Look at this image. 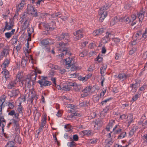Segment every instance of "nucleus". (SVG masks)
Here are the masks:
<instances>
[{
    "instance_id": "nucleus-1",
    "label": "nucleus",
    "mask_w": 147,
    "mask_h": 147,
    "mask_svg": "<svg viewBox=\"0 0 147 147\" xmlns=\"http://www.w3.org/2000/svg\"><path fill=\"white\" fill-rule=\"evenodd\" d=\"M56 38L58 41L63 40L65 41V43L63 42L59 43V45L61 48L58 49V51H62V53L57 55V57H60L62 58L64 57V55H68L70 56L71 53L68 49L65 47L63 48V47L65 46L67 43L69 41V36L68 33L63 32L60 36H56Z\"/></svg>"
},
{
    "instance_id": "nucleus-2",
    "label": "nucleus",
    "mask_w": 147,
    "mask_h": 147,
    "mask_svg": "<svg viewBox=\"0 0 147 147\" xmlns=\"http://www.w3.org/2000/svg\"><path fill=\"white\" fill-rule=\"evenodd\" d=\"M110 7L109 5L106 4L101 7L100 10L98 12V13L100 17L99 21L102 22L105 18L107 16V13L106 10Z\"/></svg>"
},
{
    "instance_id": "nucleus-3",
    "label": "nucleus",
    "mask_w": 147,
    "mask_h": 147,
    "mask_svg": "<svg viewBox=\"0 0 147 147\" xmlns=\"http://www.w3.org/2000/svg\"><path fill=\"white\" fill-rule=\"evenodd\" d=\"M27 12L29 15H33L35 17L38 16L36 9L31 4H28L27 7Z\"/></svg>"
},
{
    "instance_id": "nucleus-4",
    "label": "nucleus",
    "mask_w": 147,
    "mask_h": 147,
    "mask_svg": "<svg viewBox=\"0 0 147 147\" xmlns=\"http://www.w3.org/2000/svg\"><path fill=\"white\" fill-rule=\"evenodd\" d=\"M29 94H31V98H29L28 101L30 102L31 104H33V100L36 101L38 99V96L36 95V92L33 88L29 90Z\"/></svg>"
},
{
    "instance_id": "nucleus-5",
    "label": "nucleus",
    "mask_w": 147,
    "mask_h": 147,
    "mask_svg": "<svg viewBox=\"0 0 147 147\" xmlns=\"http://www.w3.org/2000/svg\"><path fill=\"white\" fill-rule=\"evenodd\" d=\"M9 21L8 22L7 21L5 22V26L4 28H3L2 29H3V31L4 32L5 30H10L13 28L14 26V21L13 20L10 18Z\"/></svg>"
},
{
    "instance_id": "nucleus-6",
    "label": "nucleus",
    "mask_w": 147,
    "mask_h": 147,
    "mask_svg": "<svg viewBox=\"0 0 147 147\" xmlns=\"http://www.w3.org/2000/svg\"><path fill=\"white\" fill-rule=\"evenodd\" d=\"M37 76L36 72L34 71H32L30 74L27 76L31 80L32 86H33L35 83Z\"/></svg>"
},
{
    "instance_id": "nucleus-7",
    "label": "nucleus",
    "mask_w": 147,
    "mask_h": 147,
    "mask_svg": "<svg viewBox=\"0 0 147 147\" xmlns=\"http://www.w3.org/2000/svg\"><path fill=\"white\" fill-rule=\"evenodd\" d=\"M135 81L136 82L135 84H130L129 86V87L132 88L131 92L133 93H135L137 90V88L140 86V81L137 82L136 80Z\"/></svg>"
},
{
    "instance_id": "nucleus-8",
    "label": "nucleus",
    "mask_w": 147,
    "mask_h": 147,
    "mask_svg": "<svg viewBox=\"0 0 147 147\" xmlns=\"http://www.w3.org/2000/svg\"><path fill=\"white\" fill-rule=\"evenodd\" d=\"M46 124V114H45L42 115V117L41 120V124L40 125V127L39 128V131L38 132V133L40 131H42L44 128L45 127V126Z\"/></svg>"
},
{
    "instance_id": "nucleus-9",
    "label": "nucleus",
    "mask_w": 147,
    "mask_h": 147,
    "mask_svg": "<svg viewBox=\"0 0 147 147\" xmlns=\"http://www.w3.org/2000/svg\"><path fill=\"white\" fill-rule=\"evenodd\" d=\"M83 31V30L81 29L76 31V32L74 33H73V34L74 36L78 35V36L75 37V39L76 40H78L83 37V34H82V32Z\"/></svg>"
},
{
    "instance_id": "nucleus-10",
    "label": "nucleus",
    "mask_w": 147,
    "mask_h": 147,
    "mask_svg": "<svg viewBox=\"0 0 147 147\" xmlns=\"http://www.w3.org/2000/svg\"><path fill=\"white\" fill-rule=\"evenodd\" d=\"M40 80L38 81V83L40 85L41 88L46 86V77L42 76Z\"/></svg>"
},
{
    "instance_id": "nucleus-11",
    "label": "nucleus",
    "mask_w": 147,
    "mask_h": 147,
    "mask_svg": "<svg viewBox=\"0 0 147 147\" xmlns=\"http://www.w3.org/2000/svg\"><path fill=\"white\" fill-rule=\"evenodd\" d=\"M22 77V73L20 72L16 76V79H15L19 82V84L21 87L23 86V81L21 80Z\"/></svg>"
},
{
    "instance_id": "nucleus-12",
    "label": "nucleus",
    "mask_w": 147,
    "mask_h": 147,
    "mask_svg": "<svg viewBox=\"0 0 147 147\" xmlns=\"http://www.w3.org/2000/svg\"><path fill=\"white\" fill-rule=\"evenodd\" d=\"M25 4L26 2L25 0H22L21 2L16 6V11L18 12L23 9Z\"/></svg>"
},
{
    "instance_id": "nucleus-13",
    "label": "nucleus",
    "mask_w": 147,
    "mask_h": 147,
    "mask_svg": "<svg viewBox=\"0 0 147 147\" xmlns=\"http://www.w3.org/2000/svg\"><path fill=\"white\" fill-rule=\"evenodd\" d=\"M13 121L12 123H13L14 125L16 126V127L15 129L16 132L17 134L20 133V130L19 129V121L18 120H15L14 119H12Z\"/></svg>"
},
{
    "instance_id": "nucleus-14",
    "label": "nucleus",
    "mask_w": 147,
    "mask_h": 147,
    "mask_svg": "<svg viewBox=\"0 0 147 147\" xmlns=\"http://www.w3.org/2000/svg\"><path fill=\"white\" fill-rule=\"evenodd\" d=\"M18 82L16 80H15L13 81H11L7 85V88L8 89H11L13 88L16 85Z\"/></svg>"
},
{
    "instance_id": "nucleus-15",
    "label": "nucleus",
    "mask_w": 147,
    "mask_h": 147,
    "mask_svg": "<svg viewBox=\"0 0 147 147\" xmlns=\"http://www.w3.org/2000/svg\"><path fill=\"white\" fill-rule=\"evenodd\" d=\"M23 82H24L25 85L27 86L28 88H30L32 85V83L31 84V80L27 76L24 80Z\"/></svg>"
},
{
    "instance_id": "nucleus-16",
    "label": "nucleus",
    "mask_w": 147,
    "mask_h": 147,
    "mask_svg": "<svg viewBox=\"0 0 147 147\" xmlns=\"http://www.w3.org/2000/svg\"><path fill=\"white\" fill-rule=\"evenodd\" d=\"M93 123H95L94 127L95 129H97L100 127L102 125L103 123L102 121L101 120H96L95 121L93 122Z\"/></svg>"
},
{
    "instance_id": "nucleus-17",
    "label": "nucleus",
    "mask_w": 147,
    "mask_h": 147,
    "mask_svg": "<svg viewBox=\"0 0 147 147\" xmlns=\"http://www.w3.org/2000/svg\"><path fill=\"white\" fill-rule=\"evenodd\" d=\"M55 23L51 21L49 24V25L48 24L47 26V30H53L55 28Z\"/></svg>"
},
{
    "instance_id": "nucleus-18",
    "label": "nucleus",
    "mask_w": 147,
    "mask_h": 147,
    "mask_svg": "<svg viewBox=\"0 0 147 147\" xmlns=\"http://www.w3.org/2000/svg\"><path fill=\"white\" fill-rule=\"evenodd\" d=\"M22 47V45L21 43L19 44L16 47H15L13 49V53L14 54H18L19 51Z\"/></svg>"
},
{
    "instance_id": "nucleus-19",
    "label": "nucleus",
    "mask_w": 147,
    "mask_h": 147,
    "mask_svg": "<svg viewBox=\"0 0 147 147\" xmlns=\"http://www.w3.org/2000/svg\"><path fill=\"white\" fill-rule=\"evenodd\" d=\"M113 131L114 132V134H120L122 131V129L121 128L118 127L117 125H116L113 128Z\"/></svg>"
},
{
    "instance_id": "nucleus-20",
    "label": "nucleus",
    "mask_w": 147,
    "mask_h": 147,
    "mask_svg": "<svg viewBox=\"0 0 147 147\" xmlns=\"http://www.w3.org/2000/svg\"><path fill=\"white\" fill-rule=\"evenodd\" d=\"M17 110L18 112V113L21 114L22 116H23V112L24 111L23 108L21 105V103H20V105L18 106V107L17 109Z\"/></svg>"
},
{
    "instance_id": "nucleus-21",
    "label": "nucleus",
    "mask_w": 147,
    "mask_h": 147,
    "mask_svg": "<svg viewBox=\"0 0 147 147\" xmlns=\"http://www.w3.org/2000/svg\"><path fill=\"white\" fill-rule=\"evenodd\" d=\"M29 14L27 12H24L22 16V18L23 20H29L30 18L29 17Z\"/></svg>"
},
{
    "instance_id": "nucleus-22",
    "label": "nucleus",
    "mask_w": 147,
    "mask_h": 147,
    "mask_svg": "<svg viewBox=\"0 0 147 147\" xmlns=\"http://www.w3.org/2000/svg\"><path fill=\"white\" fill-rule=\"evenodd\" d=\"M126 132L122 130L120 133L119 135L118 136L117 139L120 140L124 138L126 136Z\"/></svg>"
},
{
    "instance_id": "nucleus-23",
    "label": "nucleus",
    "mask_w": 147,
    "mask_h": 147,
    "mask_svg": "<svg viewBox=\"0 0 147 147\" xmlns=\"http://www.w3.org/2000/svg\"><path fill=\"white\" fill-rule=\"evenodd\" d=\"M1 73L4 75L5 77L7 80L9 77V71L6 69H5L1 72Z\"/></svg>"
},
{
    "instance_id": "nucleus-24",
    "label": "nucleus",
    "mask_w": 147,
    "mask_h": 147,
    "mask_svg": "<svg viewBox=\"0 0 147 147\" xmlns=\"http://www.w3.org/2000/svg\"><path fill=\"white\" fill-rule=\"evenodd\" d=\"M144 11H141L138 14V18L140 21L142 22L144 18Z\"/></svg>"
},
{
    "instance_id": "nucleus-25",
    "label": "nucleus",
    "mask_w": 147,
    "mask_h": 147,
    "mask_svg": "<svg viewBox=\"0 0 147 147\" xmlns=\"http://www.w3.org/2000/svg\"><path fill=\"white\" fill-rule=\"evenodd\" d=\"M127 120L129 121L128 122V126H129L130 124L132 122L133 120V115H132L130 114L127 117Z\"/></svg>"
},
{
    "instance_id": "nucleus-26",
    "label": "nucleus",
    "mask_w": 147,
    "mask_h": 147,
    "mask_svg": "<svg viewBox=\"0 0 147 147\" xmlns=\"http://www.w3.org/2000/svg\"><path fill=\"white\" fill-rule=\"evenodd\" d=\"M14 142L12 141H10L7 142L5 147H14L15 145Z\"/></svg>"
},
{
    "instance_id": "nucleus-27",
    "label": "nucleus",
    "mask_w": 147,
    "mask_h": 147,
    "mask_svg": "<svg viewBox=\"0 0 147 147\" xmlns=\"http://www.w3.org/2000/svg\"><path fill=\"white\" fill-rule=\"evenodd\" d=\"M71 58L68 57L67 59H65V65H67L68 67H70L71 65Z\"/></svg>"
},
{
    "instance_id": "nucleus-28",
    "label": "nucleus",
    "mask_w": 147,
    "mask_h": 147,
    "mask_svg": "<svg viewBox=\"0 0 147 147\" xmlns=\"http://www.w3.org/2000/svg\"><path fill=\"white\" fill-rule=\"evenodd\" d=\"M14 140L16 142L19 144H20L21 142V138L20 137L19 135H16Z\"/></svg>"
},
{
    "instance_id": "nucleus-29",
    "label": "nucleus",
    "mask_w": 147,
    "mask_h": 147,
    "mask_svg": "<svg viewBox=\"0 0 147 147\" xmlns=\"http://www.w3.org/2000/svg\"><path fill=\"white\" fill-rule=\"evenodd\" d=\"M118 77L120 80L123 81L126 79L125 74L124 73L120 74L118 75Z\"/></svg>"
},
{
    "instance_id": "nucleus-30",
    "label": "nucleus",
    "mask_w": 147,
    "mask_h": 147,
    "mask_svg": "<svg viewBox=\"0 0 147 147\" xmlns=\"http://www.w3.org/2000/svg\"><path fill=\"white\" fill-rule=\"evenodd\" d=\"M112 44L113 45H117L120 42V39L117 38H114L112 39Z\"/></svg>"
},
{
    "instance_id": "nucleus-31",
    "label": "nucleus",
    "mask_w": 147,
    "mask_h": 147,
    "mask_svg": "<svg viewBox=\"0 0 147 147\" xmlns=\"http://www.w3.org/2000/svg\"><path fill=\"white\" fill-rule=\"evenodd\" d=\"M91 89V86L86 87L82 90V92L84 93H88L87 92H90Z\"/></svg>"
},
{
    "instance_id": "nucleus-32",
    "label": "nucleus",
    "mask_w": 147,
    "mask_h": 147,
    "mask_svg": "<svg viewBox=\"0 0 147 147\" xmlns=\"http://www.w3.org/2000/svg\"><path fill=\"white\" fill-rule=\"evenodd\" d=\"M40 45L44 48L46 47V38L44 39H41L40 40Z\"/></svg>"
},
{
    "instance_id": "nucleus-33",
    "label": "nucleus",
    "mask_w": 147,
    "mask_h": 147,
    "mask_svg": "<svg viewBox=\"0 0 147 147\" xmlns=\"http://www.w3.org/2000/svg\"><path fill=\"white\" fill-rule=\"evenodd\" d=\"M12 93L13 96H16L20 93L19 90L16 89L12 90Z\"/></svg>"
},
{
    "instance_id": "nucleus-34",
    "label": "nucleus",
    "mask_w": 147,
    "mask_h": 147,
    "mask_svg": "<svg viewBox=\"0 0 147 147\" xmlns=\"http://www.w3.org/2000/svg\"><path fill=\"white\" fill-rule=\"evenodd\" d=\"M100 99V96L98 94H96L93 96V100L94 102H98Z\"/></svg>"
},
{
    "instance_id": "nucleus-35",
    "label": "nucleus",
    "mask_w": 147,
    "mask_h": 147,
    "mask_svg": "<svg viewBox=\"0 0 147 147\" xmlns=\"http://www.w3.org/2000/svg\"><path fill=\"white\" fill-rule=\"evenodd\" d=\"M6 97L3 95L0 98V105H3L5 100Z\"/></svg>"
},
{
    "instance_id": "nucleus-36",
    "label": "nucleus",
    "mask_w": 147,
    "mask_h": 147,
    "mask_svg": "<svg viewBox=\"0 0 147 147\" xmlns=\"http://www.w3.org/2000/svg\"><path fill=\"white\" fill-rule=\"evenodd\" d=\"M67 145L69 147H74L76 146V144L74 141H72L71 142H68Z\"/></svg>"
},
{
    "instance_id": "nucleus-37",
    "label": "nucleus",
    "mask_w": 147,
    "mask_h": 147,
    "mask_svg": "<svg viewBox=\"0 0 147 147\" xmlns=\"http://www.w3.org/2000/svg\"><path fill=\"white\" fill-rule=\"evenodd\" d=\"M82 132L84 135H86L87 136H90L91 135V132L90 130H84L82 131Z\"/></svg>"
},
{
    "instance_id": "nucleus-38",
    "label": "nucleus",
    "mask_w": 147,
    "mask_h": 147,
    "mask_svg": "<svg viewBox=\"0 0 147 147\" xmlns=\"http://www.w3.org/2000/svg\"><path fill=\"white\" fill-rule=\"evenodd\" d=\"M70 89V87L68 85H65L62 88V90L66 91H69Z\"/></svg>"
},
{
    "instance_id": "nucleus-39",
    "label": "nucleus",
    "mask_w": 147,
    "mask_h": 147,
    "mask_svg": "<svg viewBox=\"0 0 147 147\" xmlns=\"http://www.w3.org/2000/svg\"><path fill=\"white\" fill-rule=\"evenodd\" d=\"M2 53L5 55L7 56V55H9V50L8 48H4L3 51H2Z\"/></svg>"
},
{
    "instance_id": "nucleus-40",
    "label": "nucleus",
    "mask_w": 147,
    "mask_h": 147,
    "mask_svg": "<svg viewBox=\"0 0 147 147\" xmlns=\"http://www.w3.org/2000/svg\"><path fill=\"white\" fill-rule=\"evenodd\" d=\"M105 142L106 143V145H107L109 147L113 143V142L112 141V138L111 139V140L110 141L108 139L106 140H105Z\"/></svg>"
},
{
    "instance_id": "nucleus-41",
    "label": "nucleus",
    "mask_w": 147,
    "mask_h": 147,
    "mask_svg": "<svg viewBox=\"0 0 147 147\" xmlns=\"http://www.w3.org/2000/svg\"><path fill=\"white\" fill-rule=\"evenodd\" d=\"M26 63L27 61L26 59H25V58H22L21 61V66L23 67H24L26 65Z\"/></svg>"
},
{
    "instance_id": "nucleus-42",
    "label": "nucleus",
    "mask_w": 147,
    "mask_h": 147,
    "mask_svg": "<svg viewBox=\"0 0 147 147\" xmlns=\"http://www.w3.org/2000/svg\"><path fill=\"white\" fill-rule=\"evenodd\" d=\"M76 87L77 88H74V90L76 92H79L82 89V88H81V85H78L77 84V86Z\"/></svg>"
},
{
    "instance_id": "nucleus-43",
    "label": "nucleus",
    "mask_w": 147,
    "mask_h": 147,
    "mask_svg": "<svg viewBox=\"0 0 147 147\" xmlns=\"http://www.w3.org/2000/svg\"><path fill=\"white\" fill-rule=\"evenodd\" d=\"M136 128H135V129L134 128V127H133V128H132L129 132V136L130 137L132 136L134 134V132L135 131H136Z\"/></svg>"
},
{
    "instance_id": "nucleus-44",
    "label": "nucleus",
    "mask_w": 147,
    "mask_h": 147,
    "mask_svg": "<svg viewBox=\"0 0 147 147\" xmlns=\"http://www.w3.org/2000/svg\"><path fill=\"white\" fill-rule=\"evenodd\" d=\"M112 35V34L111 32L110 31H107L106 33L105 36H107V37L110 39Z\"/></svg>"
},
{
    "instance_id": "nucleus-45",
    "label": "nucleus",
    "mask_w": 147,
    "mask_h": 147,
    "mask_svg": "<svg viewBox=\"0 0 147 147\" xmlns=\"http://www.w3.org/2000/svg\"><path fill=\"white\" fill-rule=\"evenodd\" d=\"M25 22L23 23V27H24V29H26L28 28V26L29 23H28V21L29 20H24Z\"/></svg>"
},
{
    "instance_id": "nucleus-46",
    "label": "nucleus",
    "mask_w": 147,
    "mask_h": 147,
    "mask_svg": "<svg viewBox=\"0 0 147 147\" xmlns=\"http://www.w3.org/2000/svg\"><path fill=\"white\" fill-rule=\"evenodd\" d=\"M80 114L76 112H75L74 113H71V115H70L69 117L71 118H72L74 117V116H78L79 117H80Z\"/></svg>"
},
{
    "instance_id": "nucleus-47",
    "label": "nucleus",
    "mask_w": 147,
    "mask_h": 147,
    "mask_svg": "<svg viewBox=\"0 0 147 147\" xmlns=\"http://www.w3.org/2000/svg\"><path fill=\"white\" fill-rule=\"evenodd\" d=\"M102 40L104 42V43H107L110 40V39L105 36L102 38Z\"/></svg>"
},
{
    "instance_id": "nucleus-48",
    "label": "nucleus",
    "mask_w": 147,
    "mask_h": 147,
    "mask_svg": "<svg viewBox=\"0 0 147 147\" xmlns=\"http://www.w3.org/2000/svg\"><path fill=\"white\" fill-rule=\"evenodd\" d=\"M9 63V61L8 59H6L5 60L3 64L5 66V67L6 65H7Z\"/></svg>"
},
{
    "instance_id": "nucleus-49",
    "label": "nucleus",
    "mask_w": 147,
    "mask_h": 147,
    "mask_svg": "<svg viewBox=\"0 0 147 147\" xmlns=\"http://www.w3.org/2000/svg\"><path fill=\"white\" fill-rule=\"evenodd\" d=\"M147 37V28L146 29L142 35V38L144 39H145Z\"/></svg>"
},
{
    "instance_id": "nucleus-50",
    "label": "nucleus",
    "mask_w": 147,
    "mask_h": 147,
    "mask_svg": "<svg viewBox=\"0 0 147 147\" xmlns=\"http://www.w3.org/2000/svg\"><path fill=\"white\" fill-rule=\"evenodd\" d=\"M112 99V98H107V99H106L102 101L101 102V104L102 105H104L105 104H106L107 102L109 101L110 100Z\"/></svg>"
},
{
    "instance_id": "nucleus-51",
    "label": "nucleus",
    "mask_w": 147,
    "mask_h": 147,
    "mask_svg": "<svg viewBox=\"0 0 147 147\" xmlns=\"http://www.w3.org/2000/svg\"><path fill=\"white\" fill-rule=\"evenodd\" d=\"M8 106L9 107L8 109H12L14 107V105L12 103L9 102L8 103Z\"/></svg>"
},
{
    "instance_id": "nucleus-52",
    "label": "nucleus",
    "mask_w": 147,
    "mask_h": 147,
    "mask_svg": "<svg viewBox=\"0 0 147 147\" xmlns=\"http://www.w3.org/2000/svg\"><path fill=\"white\" fill-rule=\"evenodd\" d=\"M52 44H53V42L51 39H47V45H51Z\"/></svg>"
},
{
    "instance_id": "nucleus-53",
    "label": "nucleus",
    "mask_w": 147,
    "mask_h": 147,
    "mask_svg": "<svg viewBox=\"0 0 147 147\" xmlns=\"http://www.w3.org/2000/svg\"><path fill=\"white\" fill-rule=\"evenodd\" d=\"M46 96V94L45 93H44L41 96V101L43 103H45V97Z\"/></svg>"
},
{
    "instance_id": "nucleus-54",
    "label": "nucleus",
    "mask_w": 147,
    "mask_h": 147,
    "mask_svg": "<svg viewBox=\"0 0 147 147\" xmlns=\"http://www.w3.org/2000/svg\"><path fill=\"white\" fill-rule=\"evenodd\" d=\"M59 72L61 74H64L66 71L65 69H63L61 67L59 69Z\"/></svg>"
},
{
    "instance_id": "nucleus-55",
    "label": "nucleus",
    "mask_w": 147,
    "mask_h": 147,
    "mask_svg": "<svg viewBox=\"0 0 147 147\" xmlns=\"http://www.w3.org/2000/svg\"><path fill=\"white\" fill-rule=\"evenodd\" d=\"M96 31H97L99 34H102L103 32H104V29L103 28L99 29L96 30Z\"/></svg>"
},
{
    "instance_id": "nucleus-56",
    "label": "nucleus",
    "mask_w": 147,
    "mask_h": 147,
    "mask_svg": "<svg viewBox=\"0 0 147 147\" xmlns=\"http://www.w3.org/2000/svg\"><path fill=\"white\" fill-rule=\"evenodd\" d=\"M115 122V120H111L109 121L108 125L110 126L111 128H112L113 125V123Z\"/></svg>"
},
{
    "instance_id": "nucleus-57",
    "label": "nucleus",
    "mask_w": 147,
    "mask_h": 147,
    "mask_svg": "<svg viewBox=\"0 0 147 147\" xmlns=\"http://www.w3.org/2000/svg\"><path fill=\"white\" fill-rule=\"evenodd\" d=\"M5 35L6 37L7 38H9L12 35L9 32H7L5 34Z\"/></svg>"
},
{
    "instance_id": "nucleus-58",
    "label": "nucleus",
    "mask_w": 147,
    "mask_h": 147,
    "mask_svg": "<svg viewBox=\"0 0 147 147\" xmlns=\"http://www.w3.org/2000/svg\"><path fill=\"white\" fill-rule=\"evenodd\" d=\"M142 30H139L137 31L136 34V37L138 38L139 36L141 35L142 34Z\"/></svg>"
},
{
    "instance_id": "nucleus-59",
    "label": "nucleus",
    "mask_w": 147,
    "mask_h": 147,
    "mask_svg": "<svg viewBox=\"0 0 147 147\" xmlns=\"http://www.w3.org/2000/svg\"><path fill=\"white\" fill-rule=\"evenodd\" d=\"M69 125V124L67 125H65V128L66 129V131H70L71 129L70 127L68 125Z\"/></svg>"
},
{
    "instance_id": "nucleus-60",
    "label": "nucleus",
    "mask_w": 147,
    "mask_h": 147,
    "mask_svg": "<svg viewBox=\"0 0 147 147\" xmlns=\"http://www.w3.org/2000/svg\"><path fill=\"white\" fill-rule=\"evenodd\" d=\"M138 98V94H137L134 96L132 98V100L133 101H134L136 100Z\"/></svg>"
},
{
    "instance_id": "nucleus-61",
    "label": "nucleus",
    "mask_w": 147,
    "mask_h": 147,
    "mask_svg": "<svg viewBox=\"0 0 147 147\" xmlns=\"http://www.w3.org/2000/svg\"><path fill=\"white\" fill-rule=\"evenodd\" d=\"M73 139L74 141H77L78 140V137L77 135H74L73 136Z\"/></svg>"
},
{
    "instance_id": "nucleus-62",
    "label": "nucleus",
    "mask_w": 147,
    "mask_h": 147,
    "mask_svg": "<svg viewBox=\"0 0 147 147\" xmlns=\"http://www.w3.org/2000/svg\"><path fill=\"white\" fill-rule=\"evenodd\" d=\"M136 49L135 48H133L129 52V54L130 55L133 54L136 51Z\"/></svg>"
},
{
    "instance_id": "nucleus-63",
    "label": "nucleus",
    "mask_w": 147,
    "mask_h": 147,
    "mask_svg": "<svg viewBox=\"0 0 147 147\" xmlns=\"http://www.w3.org/2000/svg\"><path fill=\"white\" fill-rule=\"evenodd\" d=\"M142 139L144 140L145 142L147 143V134L143 136Z\"/></svg>"
},
{
    "instance_id": "nucleus-64",
    "label": "nucleus",
    "mask_w": 147,
    "mask_h": 147,
    "mask_svg": "<svg viewBox=\"0 0 147 147\" xmlns=\"http://www.w3.org/2000/svg\"><path fill=\"white\" fill-rule=\"evenodd\" d=\"M86 55V53L85 51H83L80 53L79 55L81 57H84Z\"/></svg>"
}]
</instances>
